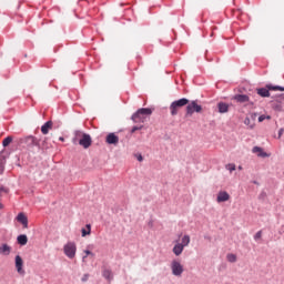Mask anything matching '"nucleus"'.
<instances>
[{
	"instance_id": "obj_25",
	"label": "nucleus",
	"mask_w": 284,
	"mask_h": 284,
	"mask_svg": "<svg viewBox=\"0 0 284 284\" xmlns=\"http://www.w3.org/2000/svg\"><path fill=\"white\" fill-rule=\"evenodd\" d=\"M10 143H12V136H7L3 141H2V145L3 148H8V145H10Z\"/></svg>"
},
{
	"instance_id": "obj_24",
	"label": "nucleus",
	"mask_w": 284,
	"mask_h": 284,
	"mask_svg": "<svg viewBox=\"0 0 284 284\" xmlns=\"http://www.w3.org/2000/svg\"><path fill=\"white\" fill-rule=\"evenodd\" d=\"M103 276L106 278V281H112L113 275L111 270H104L103 271Z\"/></svg>"
},
{
	"instance_id": "obj_9",
	"label": "nucleus",
	"mask_w": 284,
	"mask_h": 284,
	"mask_svg": "<svg viewBox=\"0 0 284 284\" xmlns=\"http://www.w3.org/2000/svg\"><path fill=\"white\" fill-rule=\"evenodd\" d=\"M256 113L251 114L250 116H246L244 119V124L247 125L248 130H254L255 125H256Z\"/></svg>"
},
{
	"instance_id": "obj_6",
	"label": "nucleus",
	"mask_w": 284,
	"mask_h": 284,
	"mask_svg": "<svg viewBox=\"0 0 284 284\" xmlns=\"http://www.w3.org/2000/svg\"><path fill=\"white\" fill-rule=\"evenodd\" d=\"M171 270H172L173 276H181V274H183V266H182L181 262H179L176 260L172 261Z\"/></svg>"
},
{
	"instance_id": "obj_7",
	"label": "nucleus",
	"mask_w": 284,
	"mask_h": 284,
	"mask_svg": "<svg viewBox=\"0 0 284 284\" xmlns=\"http://www.w3.org/2000/svg\"><path fill=\"white\" fill-rule=\"evenodd\" d=\"M79 145H82L84 150H88V148L92 145V138L90 136V134H82V138L79 141Z\"/></svg>"
},
{
	"instance_id": "obj_28",
	"label": "nucleus",
	"mask_w": 284,
	"mask_h": 284,
	"mask_svg": "<svg viewBox=\"0 0 284 284\" xmlns=\"http://www.w3.org/2000/svg\"><path fill=\"white\" fill-rule=\"evenodd\" d=\"M272 119V116L271 115H265V114H263V115H260L258 116V123H263V121H270Z\"/></svg>"
},
{
	"instance_id": "obj_18",
	"label": "nucleus",
	"mask_w": 284,
	"mask_h": 284,
	"mask_svg": "<svg viewBox=\"0 0 284 284\" xmlns=\"http://www.w3.org/2000/svg\"><path fill=\"white\" fill-rule=\"evenodd\" d=\"M50 130H52V121H48L41 126L42 134H48Z\"/></svg>"
},
{
	"instance_id": "obj_4",
	"label": "nucleus",
	"mask_w": 284,
	"mask_h": 284,
	"mask_svg": "<svg viewBox=\"0 0 284 284\" xmlns=\"http://www.w3.org/2000/svg\"><path fill=\"white\" fill-rule=\"evenodd\" d=\"M65 256L68 258H74L77 256V243L74 242H68L63 247Z\"/></svg>"
},
{
	"instance_id": "obj_11",
	"label": "nucleus",
	"mask_w": 284,
	"mask_h": 284,
	"mask_svg": "<svg viewBox=\"0 0 284 284\" xmlns=\"http://www.w3.org/2000/svg\"><path fill=\"white\" fill-rule=\"evenodd\" d=\"M16 270L18 272V274H23V258H21L20 255L16 256Z\"/></svg>"
},
{
	"instance_id": "obj_10",
	"label": "nucleus",
	"mask_w": 284,
	"mask_h": 284,
	"mask_svg": "<svg viewBox=\"0 0 284 284\" xmlns=\"http://www.w3.org/2000/svg\"><path fill=\"white\" fill-rule=\"evenodd\" d=\"M105 143H108V145H119V135L115 133H109L105 136Z\"/></svg>"
},
{
	"instance_id": "obj_16",
	"label": "nucleus",
	"mask_w": 284,
	"mask_h": 284,
	"mask_svg": "<svg viewBox=\"0 0 284 284\" xmlns=\"http://www.w3.org/2000/svg\"><path fill=\"white\" fill-rule=\"evenodd\" d=\"M183 250H185V246H182L181 243H176L173 247V254H175V256H181Z\"/></svg>"
},
{
	"instance_id": "obj_31",
	"label": "nucleus",
	"mask_w": 284,
	"mask_h": 284,
	"mask_svg": "<svg viewBox=\"0 0 284 284\" xmlns=\"http://www.w3.org/2000/svg\"><path fill=\"white\" fill-rule=\"evenodd\" d=\"M261 236H263V231H258V232L254 235L255 241H258V239H261Z\"/></svg>"
},
{
	"instance_id": "obj_35",
	"label": "nucleus",
	"mask_w": 284,
	"mask_h": 284,
	"mask_svg": "<svg viewBox=\"0 0 284 284\" xmlns=\"http://www.w3.org/2000/svg\"><path fill=\"white\" fill-rule=\"evenodd\" d=\"M0 174H3V165H0Z\"/></svg>"
},
{
	"instance_id": "obj_5",
	"label": "nucleus",
	"mask_w": 284,
	"mask_h": 284,
	"mask_svg": "<svg viewBox=\"0 0 284 284\" xmlns=\"http://www.w3.org/2000/svg\"><path fill=\"white\" fill-rule=\"evenodd\" d=\"M20 144L26 145V148H36L39 146V141L37 138L29 135L27 138L20 139Z\"/></svg>"
},
{
	"instance_id": "obj_33",
	"label": "nucleus",
	"mask_w": 284,
	"mask_h": 284,
	"mask_svg": "<svg viewBox=\"0 0 284 284\" xmlns=\"http://www.w3.org/2000/svg\"><path fill=\"white\" fill-rule=\"evenodd\" d=\"M283 134H284V129L282 128V129H280V131H278V139H281V136H283Z\"/></svg>"
},
{
	"instance_id": "obj_30",
	"label": "nucleus",
	"mask_w": 284,
	"mask_h": 284,
	"mask_svg": "<svg viewBox=\"0 0 284 284\" xmlns=\"http://www.w3.org/2000/svg\"><path fill=\"white\" fill-rule=\"evenodd\" d=\"M226 170H229V172H234V170H236V164H227Z\"/></svg>"
},
{
	"instance_id": "obj_2",
	"label": "nucleus",
	"mask_w": 284,
	"mask_h": 284,
	"mask_svg": "<svg viewBox=\"0 0 284 284\" xmlns=\"http://www.w3.org/2000/svg\"><path fill=\"white\" fill-rule=\"evenodd\" d=\"M187 103H190V100H187L186 98L173 101L170 105L171 115L176 116V114H179L180 108H184V105H187Z\"/></svg>"
},
{
	"instance_id": "obj_37",
	"label": "nucleus",
	"mask_w": 284,
	"mask_h": 284,
	"mask_svg": "<svg viewBox=\"0 0 284 284\" xmlns=\"http://www.w3.org/2000/svg\"><path fill=\"white\" fill-rule=\"evenodd\" d=\"M281 99H283V101H284V94L281 95Z\"/></svg>"
},
{
	"instance_id": "obj_17",
	"label": "nucleus",
	"mask_w": 284,
	"mask_h": 284,
	"mask_svg": "<svg viewBox=\"0 0 284 284\" xmlns=\"http://www.w3.org/2000/svg\"><path fill=\"white\" fill-rule=\"evenodd\" d=\"M10 252H12V247L8 244H2L0 246V254H3L4 256H9Z\"/></svg>"
},
{
	"instance_id": "obj_3",
	"label": "nucleus",
	"mask_w": 284,
	"mask_h": 284,
	"mask_svg": "<svg viewBox=\"0 0 284 284\" xmlns=\"http://www.w3.org/2000/svg\"><path fill=\"white\" fill-rule=\"evenodd\" d=\"M194 112H197V113L203 112V106H201V104H199L197 101H192L186 105V116H192Z\"/></svg>"
},
{
	"instance_id": "obj_12",
	"label": "nucleus",
	"mask_w": 284,
	"mask_h": 284,
	"mask_svg": "<svg viewBox=\"0 0 284 284\" xmlns=\"http://www.w3.org/2000/svg\"><path fill=\"white\" fill-rule=\"evenodd\" d=\"M233 101H236V103H247L250 102V97L245 94H236L233 97Z\"/></svg>"
},
{
	"instance_id": "obj_29",
	"label": "nucleus",
	"mask_w": 284,
	"mask_h": 284,
	"mask_svg": "<svg viewBox=\"0 0 284 284\" xmlns=\"http://www.w3.org/2000/svg\"><path fill=\"white\" fill-rule=\"evenodd\" d=\"M84 256L82 257V261H85V258H88V256H94V253H92L91 251H88V250H85L84 251Z\"/></svg>"
},
{
	"instance_id": "obj_36",
	"label": "nucleus",
	"mask_w": 284,
	"mask_h": 284,
	"mask_svg": "<svg viewBox=\"0 0 284 284\" xmlns=\"http://www.w3.org/2000/svg\"><path fill=\"white\" fill-rule=\"evenodd\" d=\"M59 141H65V139H63V138H59Z\"/></svg>"
},
{
	"instance_id": "obj_27",
	"label": "nucleus",
	"mask_w": 284,
	"mask_h": 284,
	"mask_svg": "<svg viewBox=\"0 0 284 284\" xmlns=\"http://www.w3.org/2000/svg\"><path fill=\"white\" fill-rule=\"evenodd\" d=\"M38 148H41V150H48L50 145H48V138H44L41 145H38Z\"/></svg>"
},
{
	"instance_id": "obj_1",
	"label": "nucleus",
	"mask_w": 284,
	"mask_h": 284,
	"mask_svg": "<svg viewBox=\"0 0 284 284\" xmlns=\"http://www.w3.org/2000/svg\"><path fill=\"white\" fill-rule=\"evenodd\" d=\"M152 115V109H139L133 115H132V121L134 123H145V119L148 116Z\"/></svg>"
},
{
	"instance_id": "obj_26",
	"label": "nucleus",
	"mask_w": 284,
	"mask_h": 284,
	"mask_svg": "<svg viewBox=\"0 0 284 284\" xmlns=\"http://www.w3.org/2000/svg\"><path fill=\"white\" fill-rule=\"evenodd\" d=\"M226 260L229 261V263H236V255L230 253L226 255Z\"/></svg>"
},
{
	"instance_id": "obj_22",
	"label": "nucleus",
	"mask_w": 284,
	"mask_h": 284,
	"mask_svg": "<svg viewBox=\"0 0 284 284\" xmlns=\"http://www.w3.org/2000/svg\"><path fill=\"white\" fill-rule=\"evenodd\" d=\"M18 243L19 245H28V235H19Z\"/></svg>"
},
{
	"instance_id": "obj_34",
	"label": "nucleus",
	"mask_w": 284,
	"mask_h": 284,
	"mask_svg": "<svg viewBox=\"0 0 284 284\" xmlns=\"http://www.w3.org/2000/svg\"><path fill=\"white\" fill-rule=\"evenodd\" d=\"M138 161H140V162L143 161V156H142V155H139V156H138Z\"/></svg>"
},
{
	"instance_id": "obj_8",
	"label": "nucleus",
	"mask_w": 284,
	"mask_h": 284,
	"mask_svg": "<svg viewBox=\"0 0 284 284\" xmlns=\"http://www.w3.org/2000/svg\"><path fill=\"white\" fill-rule=\"evenodd\" d=\"M252 152H253V154H256V156H260V159H267V158L272 156V154L265 152L263 150V148H261V146H254L252 149Z\"/></svg>"
},
{
	"instance_id": "obj_23",
	"label": "nucleus",
	"mask_w": 284,
	"mask_h": 284,
	"mask_svg": "<svg viewBox=\"0 0 284 284\" xmlns=\"http://www.w3.org/2000/svg\"><path fill=\"white\" fill-rule=\"evenodd\" d=\"M190 235H184L183 237H182V241H181V243H180V245H182V246H184V247H187V245H190Z\"/></svg>"
},
{
	"instance_id": "obj_38",
	"label": "nucleus",
	"mask_w": 284,
	"mask_h": 284,
	"mask_svg": "<svg viewBox=\"0 0 284 284\" xmlns=\"http://www.w3.org/2000/svg\"><path fill=\"white\" fill-rule=\"evenodd\" d=\"M239 170H243V168H242V166H239Z\"/></svg>"
},
{
	"instance_id": "obj_20",
	"label": "nucleus",
	"mask_w": 284,
	"mask_h": 284,
	"mask_svg": "<svg viewBox=\"0 0 284 284\" xmlns=\"http://www.w3.org/2000/svg\"><path fill=\"white\" fill-rule=\"evenodd\" d=\"M266 88L267 90H273L274 92L276 91L284 92V87L267 84Z\"/></svg>"
},
{
	"instance_id": "obj_21",
	"label": "nucleus",
	"mask_w": 284,
	"mask_h": 284,
	"mask_svg": "<svg viewBox=\"0 0 284 284\" xmlns=\"http://www.w3.org/2000/svg\"><path fill=\"white\" fill-rule=\"evenodd\" d=\"M257 94L260 97H270V89L267 88L257 89Z\"/></svg>"
},
{
	"instance_id": "obj_19",
	"label": "nucleus",
	"mask_w": 284,
	"mask_h": 284,
	"mask_svg": "<svg viewBox=\"0 0 284 284\" xmlns=\"http://www.w3.org/2000/svg\"><path fill=\"white\" fill-rule=\"evenodd\" d=\"M81 232H82V236H90L92 232V225L87 224L85 229H82Z\"/></svg>"
},
{
	"instance_id": "obj_32",
	"label": "nucleus",
	"mask_w": 284,
	"mask_h": 284,
	"mask_svg": "<svg viewBox=\"0 0 284 284\" xmlns=\"http://www.w3.org/2000/svg\"><path fill=\"white\" fill-rule=\"evenodd\" d=\"M136 130H143V125L141 126H133L131 130V134H134V132H136Z\"/></svg>"
},
{
	"instance_id": "obj_14",
	"label": "nucleus",
	"mask_w": 284,
	"mask_h": 284,
	"mask_svg": "<svg viewBox=\"0 0 284 284\" xmlns=\"http://www.w3.org/2000/svg\"><path fill=\"white\" fill-rule=\"evenodd\" d=\"M217 109H219L220 114H225L226 112H230V104L220 102L217 104Z\"/></svg>"
},
{
	"instance_id": "obj_15",
	"label": "nucleus",
	"mask_w": 284,
	"mask_h": 284,
	"mask_svg": "<svg viewBox=\"0 0 284 284\" xmlns=\"http://www.w3.org/2000/svg\"><path fill=\"white\" fill-rule=\"evenodd\" d=\"M17 221L23 225V227L28 229V216L23 213H19L17 216Z\"/></svg>"
},
{
	"instance_id": "obj_13",
	"label": "nucleus",
	"mask_w": 284,
	"mask_h": 284,
	"mask_svg": "<svg viewBox=\"0 0 284 284\" xmlns=\"http://www.w3.org/2000/svg\"><path fill=\"white\" fill-rule=\"evenodd\" d=\"M230 199V193L225 191H221L217 194V203H225Z\"/></svg>"
}]
</instances>
